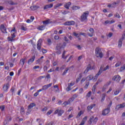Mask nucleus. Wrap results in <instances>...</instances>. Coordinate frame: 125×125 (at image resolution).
<instances>
[{
    "label": "nucleus",
    "instance_id": "1",
    "mask_svg": "<svg viewBox=\"0 0 125 125\" xmlns=\"http://www.w3.org/2000/svg\"><path fill=\"white\" fill-rule=\"evenodd\" d=\"M11 38L10 37H8V40L9 42H13V41H14V38L16 37V35H15V33H17V30H16V29L15 27H14V28L11 31Z\"/></svg>",
    "mask_w": 125,
    "mask_h": 125
},
{
    "label": "nucleus",
    "instance_id": "2",
    "mask_svg": "<svg viewBox=\"0 0 125 125\" xmlns=\"http://www.w3.org/2000/svg\"><path fill=\"white\" fill-rule=\"evenodd\" d=\"M62 46H62V44L61 43L57 44L55 48L56 54L58 55L61 54V49H62Z\"/></svg>",
    "mask_w": 125,
    "mask_h": 125
},
{
    "label": "nucleus",
    "instance_id": "3",
    "mask_svg": "<svg viewBox=\"0 0 125 125\" xmlns=\"http://www.w3.org/2000/svg\"><path fill=\"white\" fill-rule=\"evenodd\" d=\"M89 13L88 11H86L83 13V14L81 17V21L83 22L85 20H87V16H88Z\"/></svg>",
    "mask_w": 125,
    "mask_h": 125
},
{
    "label": "nucleus",
    "instance_id": "4",
    "mask_svg": "<svg viewBox=\"0 0 125 125\" xmlns=\"http://www.w3.org/2000/svg\"><path fill=\"white\" fill-rule=\"evenodd\" d=\"M97 121H98V118L95 117L93 119V117H91L89 119L88 124L89 125H91V124H92V122H93L94 124H96L97 123Z\"/></svg>",
    "mask_w": 125,
    "mask_h": 125
},
{
    "label": "nucleus",
    "instance_id": "5",
    "mask_svg": "<svg viewBox=\"0 0 125 125\" xmlns=\"http://www.w3.org/2000/svg\"><path fill=\"white\" fill-rule=\"evenodd\" d=\"M42 39H39L37 42V48L38 50L41 51V48L42 47Z\"/></svg>",
    "mask_w": 125,
    "mask_h": 125
},
{
    "label": "nucleus",
    "instance_id": "6",
    "mask_svg": "<svg viewBox=\"0 0 125 125\" xmlns=\"http://www.w3.org/2000/svg\"><path fill=\"white\" fill-rule=\"evenodd\" d=\"M103 66L102 65L101 66L98 73L95 76V79L97 80L98 76H100V75H101V74H102V72H103Z\"/></svg>",
    "mask_w": 125,
    "mask_h": 125
},
{
    "label": "nucleus",
    "instance_id": "7",
    "mask_svg": "<svg viewBox=\"0 0 125 125\" xmlns=\"http://www.w3.org/2000/svg\"><path fill=\"white\" fill-rule=\"evenodd\" d=\"M63 113H64V111L63 110L57 109V110H55L54 114L55 115H56V114H58V116H62V114H63Z\"/></svg>",
    "mask_w": 125,
    "mask_h": 125
},
{
    "label": "nucleus",
    "instance_id": "8",
    "mask_svg": "<svg viewBox=\"0 0 125 125\" xmlns=\"http://www.w3.org/2000/svg\"><path fill=\"white\" fill-rule=\"evenodd\" d=\"M112 81H116L117 83H119L121 81V76L120 75H115L112 78Z\"/></svg>",
    "mask_w": 125,
    "mask_h": 125
},
{
    "label": "nucleus",
    "instance_id": "9",
    "mask_svg": "<svg viewBox=\"0 0 125 125\" xmlns=\"http://www.w3.org/2000/svg\"><path fill=\"white\" fill-rule=\"evenodd\" d=\"M109 113H110V108L107 107V108H105L104 110H103L102 115L103 116H106V115H108Z\"/></svg>",
    "mask_w": 125,
    "mask_h": 125
},
{
    "label": "nucleus",
    "instance_id": "10",
    "mask_svg": "<svg viewBox=\"0 0 125 125\" xmlns=\"http://www.w3.org/2000/svg\"><path fill=\"white\" fill-rule=\"evenodd\" d=\"M90 70H92V67H91V65L89 64L85 70L84 71L83 74H87V72L90 71Z\"/></svg>",
    "mask_w": 125,
    "mask_h": 125
},
{
    "label": "nucleus",
    "instance_id": "11",
    "mask_svg": "<svg viewBox=\"0 0 125 125\" xmlns=\"http://www.w3.org/2000/svg\"><path fill=\"white\" fill-rule=\"evenodd\" d=\"M89 32H90V33L88 32L87 33V35L89 36V37H93V34H94V29L92 28H90L89 29Z\"/></svg>",
    "mask_w": 125,
    "mask_h": 125
},
{
    "label": "nucleus",
    "instance_id": "12",
    "mask_svg": "<svg viewBox=\"0 0 125 125\" xmlns=\"http://www.w3.org/2000/svg\"><path fill=\"white\" fill-rule=\"evenodd\" d=\"M65 26H70L71 25H75V21H67L64 23Z\"/></svg>",
    "mask_w": 125,
    "mask_h": 125
},
{
    "label": "nucleus",
    "instance_id": "13",
    "mask_svg": "<svg viewBox=\"0 0 125 125\" xmlns=\"http://www.w3.org/2000/svg\"><path fill=\"white\" fill-rule=\"evenodd\" d=\"M0 29L2 33H4V34L7 33V32H6V28H5V26H4V25L1 24Z\"/></svg>",
    "mask_w": 125,
    "mask_h": 125
},
{
    "label": "nucleus",
    "instance_id": "14",
    "mask_svg": "<svg viewBox=\"0 0 125 125\" xmlns=\"http://www.w3.org/2000/svg\"><path fill=\"white\" fill-rule=\"evenodd\" d=\"M36 58V56H35V55L32 57V58L30 59H29L28 61V64H29V65L32 64V63H33L34 62V61H35V59Z\"/></svg>",
    "mask_w": 125,
    "mask_h": 125
},
{
    "label": "nucleus",
    "instance_id": "15",
    "mask_svg": "<svg viewBox=\"0 0 125 125\" xmlns=\"http://www.w3.org/2000/svg\"><path fill=\"white\" fill-rule=\"evenodd\" d=\"M51 85H52V83H50L49 84L43 85L42 87V88L43 90H46V89H47L48 88H49V87H50V86H51Z\"/></svg>",
    "mask_w": 125,
    "mask_h": 125
},
{
    "label": "nucleus",
    "instance_id": "16",
    "mask_svg": "<svg viewBox=\"0 0 125 125\" xmlns=\"http://www.w3.org/2000/svg\"><path fill=\"white\" fill-rule=\"evenodd\" d=\"M125 103H123L122 104H118L116 107V110H119V109H121V108H125Z\"/></svg>",
    "mask_w": 125,
    "mask_h": 125
},
{
    "label": "nucleus",
    "instance_id": "17",
    "mask_svg": "<svg viewBox=\"0 0 125 125\" xmlns=\"http://www.w3.org/2000/svg\"><path fill=\"white\" fill-rule=\"evenodd\" d=\"M9 87V83H7L6 84H5L3 87V90L4 91H6L8 88Z\"/></svg>",
    "mask_w": 125,
    "mask_h": 125
},
{
    "label": "nucleus",
    "instance_id": "18",
    "mask_svg": "<svg viewBox=\"0 0 125 125\" xmlns=\"http://www.w3.org/2000/svg\"><path fill=\"white\" fill-rule=\"evenodd\" d=\"M102 52V51H101V49H100V48L99 47H97L95 49V54L96 55H98V54H99V53Z\"/></svg>",
    "mask_w": 125,
    "mask_h": 125
},
{
    "label": "nucleus",
    "instance_id": "19",
    "mask_svg": "<svg viewBox=\"0 0 125 125\" xmlns=\"http://www.w3.org/2000/svg\"><path fill=\"white\" fill-rule=\"evenodd\" d=\"M42 22L44 25H47L48 24H51V23H52V21H50V19H47L46 21H43Z\"/></svg>",
    "mask_w": 125,
    "mask_h": 125
},
{
    "label": "nucleus",
    "instance_id": "20",
    "mask_svg": "<svg viewBox=\"0 0 125 125\" xmlns=\"http://www.w3.org/2000/svg\"><path fill=\"white\" fill-rule=\"evenodd\" d=\"M40 8V7L39 6H31L30 7V9L31 10H33V11H35V10H37V9Z\"/></svg>",
    "mask_w": 125,
    "mask_h": 125
},
{
    "label": "nucleus",
    "instance_id": "21",
    "mask_svg": "<svg viewBox=\"0 0 125 125\" xmlns=\"http://www.w3.org/2000/svg\"><path fill=\"white\" fill-rule=\"evenodd\" d=\"M53 4H47L44 7V9L45 10V9H48V8H51V7H53Z\"/></svg>",
    "mask_w": 125,
    "mask_h": 125
},
{
    "label": "nucleus",
    "instance_id": "22",
    "mask_svg": "<svg viewBox=\"0 0 125 125\" xmlns=\"http://www.w3.org/2000/svg\"><path fill=\"white\" fill-rule=\"evenodd\" d=\"M95 106H96V104H90L87 106V109L88 111H90V110H91L93 107H95Z\"/></svg>",
    "mask_w": 125,
    "mask_h": 125
},
{
    "label": "nucleus",
    "instance_id": "23",
    "mask_svg": "<svg viewBox=\"0 0 125 125\" xmlns=\"http://www.w3.org/2000/svg\"><path fill=\"white\" fill-rule=\"evenodd\" d=\"M71 4H72V3H71L70 2H68L66 3L64 6L65 8H66V9H69L70 6H71Z\"/></svg>",
    "mask_w": 125,
    "mask_h": 125
},
{
    "label": "nucleus",
    "instance_id": "24",
    "mask_svg": "<svg viewBox=\"0 0 125 125\" xmlns=\"http://www.w3.org/2000/svg\"><path fill=\"white\" fill-rule=\"evenodd\" d=\"M71 68H72V66H71L70 67H66L62 74V76H65V74H67V73L68 72L69 70H70V69H71Z\"/></svg>",
    "mask_w": 125,
    "mask_h": 125
},
{
    "label": "nucleus",
    "instance_id": "25",
    "mask_svg": "<svg viewBox=\"0 0 125 125\" xmlns=\"http://www.w3.org/2000/svg\"><path fill=\"white\" fill-rule=\"evenodd\" d=\"M25 60H26L25 58L21 59L20 60V63L22 65V67H23V66H24V64H25Z\"/></svg>",
    "mask_w": 125,
    "mask_h": 125
},
{
    "label": "nucleus",
    "instance_id": "26",
    "mask_svg": "<svg viewBox=\"0 0 125 125\" xmlns=\"http://www.w3.org/2000/svg\"><path fill=\"white\" fill-rule=\"evenodd\" d=\"M71 8L73 10H78V9H81V7L78 6H73Z\"/></svg>",
    "mask_w": 125,
    "mask_h": 125
},
{
    "label": "nucleus",
    "instance_id": "27",
    "mask_svg": "<svg viewBox=\"0 0 125 125\" xmlns=\"http://www.w3.org/2000/svg\"><path fill=\"white\" fill-rule=\"evenodd\" d=\"M34 106H36V104L32 103L28 106V109H31L33 107H34Z\"/></svg>",
    "mask_w": 125,
    "mask_h": 125
},
{
    "label": "nucleus",
    "instance_id": "28",
    "mask_svg": "<svg viewBox=\"0 0 125 125\" xmlns=\"http://www.w3.org/2000/svg\"><path fill=\"white\" fill-rule=\"evenodd\" d=\"M45 29V25H41L39 27H38V30H40V31H43Z\"/></svg>",
    "mask_w": 125,
    "mask_h": 125
},
{
    "label": "nucleus",
    "instance_id": "29",
    "mask_svg": "<svg viewBox=\"0 0 125 125\" xmlns=\"http://www.w3.org/2000/svg\"><path fill=\"white\" fill-rule=\"evenodd\" d=\"M62 5H63V4L62 3H58L57 4H56L55 6H54V8H55V9H56V8H58V7H60V6H62Z\"/></svg>",
    "mask_w": 125,
    "mask_h": 125
},
{
    "label": "nucleus",
    "instance_id": "30",
    "mask_svg": "<svg viewBox=\"0 0 125 125\" xmlns=\"http://www.w3.org/2000/svg\"><path fill=\"white\" fill-rule=\"evenodd\" d=\"M123 44L122 40H119L118 42V46L119 47H122V45Z\"/></svg>",
    "mask_w": 125,
    "mask_h": 125
},
{
    "label": "nucleus",
    "instance_id": "31",
    "mask_svg": "<svg viewBox=\"0 0 125 125\" xmlns=\"http://www.w3.org/2000/svg\"><path fill=\"white\" fill-rule=\"evenodd\" d=\"M65 54H66V51H63L62 55V58H63V59H67V57H68V56H66L65 57H64Z\"/></svg>",
    "mask_w": 125,
    "mask_h": 125
},
{
    "label": "nucleus",
    "instance_id": "32",
    "mask_svg": "<svg viewBox=\"0 0 125 125\" xmlns=\"http://www.w3.org/2000/svg\"><path fill=\"white\" fill-rule=\"evenodd\" d=\"M54 88L55 89V91L56 92H59V88H58V85H55L54 86Z\"/></svg>",
    "mask_w": 125,
    "mask_h": 125
},
{
    "label": "nucleus",
    "instance_id": "33",
    "mask_svg": "<svg viewBox=\"0 0 125 125\" xmlns=\"http://www.w3.org/2000/svg\"><path fill=\"white\" fill-rule=\"evenodd\" d=\"M92 79H93V76L92 75H89L87 77V80L88 81H91V80H92Z\"/></svg>",
    "mask_w": 125,
    "mask_h": 125
},
{
    "label": "nucleus",
    "instance_id": "34",
    "mask_svg": "<svg viewBox=\"0 0 125 125\" xmlns=\"http://www.w3.org/2000/svg\"><path fill=\"white\" fill-rule=\"evenodd\" d=\"M103 53H102V52H101V53H100L98 55H96V56L97 57H100V58H102V57H103Z\"/></svg>",
    "mask_w": 125,
    "mask_h": 125
},
{
    "label": "nucleus",
    "instance_id": "35",
    "mask_svg": "<svg viewBox=\"0 0 125 125\" xmlns=\"http://www.w3.org/2000/svg\"><path fill=\"white\" fill-rule=\"evenodd\" d=\"M122 64V62H117L116 64H115V67H120Z\"/></svg>",
    "mask_w": 125,
    "mask_h": 125
},
{
    "label": "nucleus",
    "instance_id": "36",
    "mask_svg": "<svg viewBox=\"0 0 125 125\" xmlns=\"http://www.w3.org/2000/svg\"><path fill=\"white\" fill-rule=\"evenodd\" d=\"M109 69H110V66L109 65H107L103 69V71H107V70H109Z\"/></svg>",
    "mask_w": 125,
    "mask_h": 125
},
{
    "label": "nucleus",
    "instance_id": "37",
    "mask_svg": "<svg viewBox=\"0 0 125 125\" xmlns=\"http://www.w3.org/2000/svg\"><path fill=\"white\" fill-rule=\"evenodd\" d=\"M21 114L24 115L25 114V110H24V107H21Z\"/></svg>",
    "mask_w": 125,
    "mask_h": 125
},
{
    "label": "nucleus",
    "instance_id": "38",
    "mask_svg": "<svg viewBox=\"0 0 125 125\" xmlns=\"http://www.w3.org/2000/svg\"><path fill=\"white\" fill-rule=\"evenodd\" d=\"M83 111H81L78 114V115L76 116V118L78 119V118H80L82 115H83Z\"/></svg>",
    "mask_w": 125,
    "mask_h": 125
},
{
    "label": "nucleus",
    "instance_id": "39",
    "mask_svg": "<svg viewBox=\"0 0 125 125\" xmlns=\"http://www.w3.org/2000/svg\"><path fill=\"white\" fill-rule=\"evenodd\" d=\"M86 120H87V116H85L83 118V121H82V123H83L84 124H85V122H86Z\"/></svg>",
    "mask_w": 125,
    "mask_h": 125
},
{
    "label": "nucleus",
    "instance_id": "40",
    "mask_svg": "<svg viewBox=\"0 0 125 125\" xmlns=\"http://www.w3.org/2000/svg\"><path fill=\"white\" fill-rule=\"evenodd\" d=\"M73 36H74V37H76V38H79L80 34H78V33H76V32H74L73 33Z\"/></svg>",
    "mask_w": 125,
    "mask_h": 125
},
{
    "label": "nucleus",
    "instance_id": "41",
    "mask_svg": "<svg viewBox=\"0 0 125 125\" xmlns=\"http://www.w3.org/2000/svg\"><path fill=\"white\" fill-rule=\"evenodd\" d=\"M121 92V90L117 89L116 90L115 92H114V95H118L119 93Z\"/></svg>",
    "mask_w": 125,
    "mask_h": 125
},
{
    "label": "nucleus",
    "instance_id": "42",
    "mask_svg": "<svg viewBox=\"0 0 125 125\" xmlns=\"http://www.w3.org/2000/svg\"><path fill=\"white\" fill-rule=\"evenodd\" d=\"M96 88V85H94L92 87V92L93 93H95V89Z\"/></svg>",
    "mask_w": 125,
    "mask_h": 125
},
{
    "label": "nucleus",
    "instance_id": "43",
    "mask_svg": "<svg viewBox=\"0 0 125 125\" xmlns=\"http://www.w3.org/2000/svg\"><path fill=\"white\" fill-rule=\"evenodd\" d=\"M21 30H22V31H27V28L26 27H24L23 25H21Z\"/></svg>",
    "mask_w": 125,
    "mask_h": 125
},
{
    "label": "nucleus",
    "instance_id": "44",
    "mask_svg": "<svg viewBox=\"0 0 125 125\" xmlns=\"http://www.w3.org/2000/svg\"><path fill=\"white\" fill-rule=\"evenodd\" d=\"M114 17H116V18H118V19H120L121 18V16H120V14L116 13L114 15Z\"/></svg>",
    "mask_w": 125,
    "mask_h": 125
},
{
    "label": "nucleus",
    "instance_id": "45",
    "mask_svg": "<svg viewBox=\"0 0 125 125\" xmlns=\"http://www.w3.org/2000/svg\"><path fill=\"white\" fill-rule=\"evenodd\" d=\"M53 112V110L51 109V110H49L47 112L46 114H47V116H49V115H50Z\"/></svg>",
    "mask_w": 125,
    "mask_h": 125
},
{
    "label": "nucleus",
    "instance_id": "46",
    "mask_svg": "<svg viewBox=\"0 0 125 125\" xmlns=\"http://www.w3.org/2000/svg\"><path fill=\"white\" fill-rule=\"evenodd\" d=\"M105 94H103L102 95V99H101V102H103V101H104V100H105Z\"/></svg>",
    "mask_w": 125,
    "mask_h": 125
},
{
    "label": "nucleus",
    "instance_id": "47",
    "mask_svg": "<svg viewBox=\"0 0 125 125\" xmlns=\"http://www.w3.org/2000/svg\"><path fill=\"white\" fill-rule=\"evenodd\" d=\"M5 108V106H4V105L0 106V109L2 111H4Z\"/></svg>",
    "mask_w": 125,
    "mask_h": 125
},
{
    "label": "nucleus",
    "instance_id": "48",
    "mask_svg": "<svg viewBox=\"0 0 125 125\" xmlns=\"http://www.w3.org/2000/svg\"><path fill=\"white\" fill-rule=\"evenodd\" d=\"M125 69V64L123 65V66L120 68V72H123Z\"/></svg>",
    "mask_w": 125,
    "mask_h": 125
},
{
    "label": "nucleus",
    "instance_id": "49",
    "mask_svg": "<svg viewBox=\"0 0 125 125\" xmlns=\"http://www.w3.org/2000/svg\"><path fill=\"white\" fill-rule=\"evenodd\" d=\"M78 96H79V95L77 94H75L74 95H73L72 97V98L75 100V99H76V98H77V97H78Z\"/></svg>",
    "mask_w": 125,
    "mask_h": 125
},
{
    "label": "nucleus",
    "instance_id": "50",
    "mask_svg": "<svg viewBox=\"0 0 125 125\" xmlns=\"http://www.w3.org/2000/svg\"><path fill=\"white\" fill-rule=\"evenodd\" d=\"M79 35L80 36H83L84 37H86V33H83V32H80L79 33Z\"/></svg>",
    "mask_w": 125,
    "mask_h": 125
},
{
    "label": "nucleus",
    "instance_id": "51",
    "mask_svg": "<svg viewBox=\"0 0 125 125\" xmlns=\"http://www.w3.org/2000/svg\"><path fill=\"white\" fill-rule=\"evenodd\" d=\"M74 100L71 97L68 99V101L69 103V104H71V102H73Z\"/></svg>",
    "mask_w": 125,
    "mask_h": 125
},
{
    "label": "nucleus",
    "instance_id": "52",
    "mask_svg": "<svg viewBox=\"0 0 125 125\" xmlns=\"http://www.w3.org/2000/svg\"><path fill=\"white\" fill-rule=\"evenodd\" d=\"M63 105H64V106H67V105H69L70 104V103L68 102H64L63 104Z\"/></svg>",
    "mask_w": 125,
    "mask_h": 125
},
{
    "label": "nucleus",
    "instance_id": "53",
    "mask_svg": "<svg viewBox=\"0 0 125 125\" xmlns=\"http://www.w3.org/2000/svg\"><path fill=\"white\" fill-rule=\"evenodd\" d=\"M49 67L48 65H45L43 67V71L45 72V71H47V68Z\"/></svg>",
    "mask_w": 125,
    "mask_h": 125
},
{
    "label": "nucleus",
    "instance_id": "54",
    "mask_svg": "<svg viewBox=\"0 0 125 125\" xmlns=\"http://www.w3.org/2000/svg\"><path fill=\"white\" fill-rule=\"evenodd\" d=\"M42 52L43 54H44L46 53V52H47V50H46L45 49L42 48Z\"/></svg>",
    "mask_w": 125,
    "mask_h": 125
},
{
    "label": "nucleus",
    "instance_id": "55",
    "mask_svg": "<svg viewBox=\"0 0 125 125\" xmlns=\"http://www.w3.org/2000/svg\"><path fill=\"white\" fill-rule=\"evenodd\" d=\"M32 110L30 108H28L27 111L26 112V115H29L30 113H31Z\"/></svg>",
    "mask_w": 125,
    "mask_h": 125
},
{
    "label": "nucleus",
    "instance_id": "56",
    "mask_svg": "<svg viewBox=\"0 0 125 125\" xmlns=\"http://www.w3.org/2000/svg\"><path fill=\"white\" fill-rule=\"evenodd\" d=\"M88 85H89V82H87L85 84V85L84 86V88H87V87H88Z\"/></svg>",
    "mask_w": 125,
    "mask_h": 125
},
{
    "label": "nucleus",
    "instance_id": "57",
    "mask_svg": "<svg viewBox=\"0 0 125 125\" xmlns=\"http://www.w3.org/2000/svg\"><path fill=\"white\" fill-rule=\"evenodd\" d=\"M70 90H71V86H70V84H69L66 88V91H70Z\"/></svg>",
    "mask_w": 125,
    "mask_h": 125
},
{
    "label": "nucleus",
    "instance_id": "58",
    "mask_svg": "<svg viewBox=\"0 0 125 125\" xmlns=\"http://www.w3.org/2000/svg\"><path fill=\"white\" fill-rule=\"evenodd\" d=\"M112 104H113V102H112V101H110L109 104L107 106V108H109L110 109V108H111V106H112Z\"/></svg>",
    "mask_w": 125,
    "mask_h": 125
},
{
    "label": "nucleus",
    "instance_id": "59",
    "mask_svg": "<svg viewBox=\"0 0 125 125\" xmlns=\"http://www.w3.org/2000/svg\"><path fill=\"white\" fill-rule=\"evenodd\" d=\"M91 95V91H89L87 94H86V97H90V96Z\"/></svg>",
    "mask_w": 125,
    "mask_h": 125
},
{
    "label": "nucleus",
    "instance_id": "60",
    "mask_svg": "<svg viewBox=\"0 0 125 125\" xmlns=\"http://www.w3.org/2000/svg\"><path fill=\"white\" fill-rule=\"evenodd\" d=\"M83 55L80 56L78 58V61H80V60H81L83 58Z\"/></svg>",
    "mask_w": 125,
    "mask_h": 125
},
{
    "label": "nucleus",
    "instance_id": "61",
    "mask_svg": "<svg viewBox=\"0 0 125 125\" xmlns=\"http://www.w3.org/2000/svg\"><path fill=\"white\" fill-rule=\"evenodd\" d=\"M46 64V66H49V61L47 60L45 63Z\"/></svg>",
    "mask_w": 125,
    "mask_h": 125
},
{
    "label": "nucleus",
    "instance_id": "62",
    "mask_svg": "<svg viewBox=\"0 0 125 125\" xmlns=\"http://www.w3.org/2000/svg\"><path fill=\"white\" fill-rule=\"evenodd\" d=\"M107 85H104L103 87V91H104V90H105L106 89V88H107Z\"/></svg>",
    "mask_w": 125,
    "mask_h": 125
},
{
    "label": "nucleus",
    "instance_id": "63",
    "mask_svg": "<svg viewBox=\"0 0 125 125\" xmlns=\"http://www.w3.org/2000/svg\"><path fill=\"white\" fill-rule=\"evenodd\" d=\"M69 11H64L63 12H62V14H68V13H69Z\"/></svg>",
    "mask_w": 125,
    "mask_h": 125
},
{
    "label": "nucleus",
    "instance_id": "64",
    "mask_svg": "<svg viewBox=\"0 0 125 125\" xmlns=\"http://www.w3.org/2000/svg\"><path fill=\"white\" fill-rule=\"evenodd\" d=\"M53 125V122L52 121H51L46 124V125Z\"/></svg>",
    "mask_w": 125,
    "mask_h": 125
}]
</instances>
